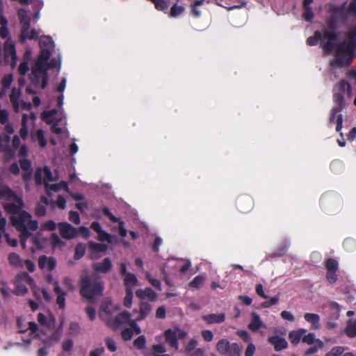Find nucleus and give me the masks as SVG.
I'll use <instances>...</instances> for the list:
<instances>
[{"label": "nucleus", "instance_id": "nucleus-1", "mask_svg": "<svg viewBox=\"0 0 356 356\" xmlns=\"http://www.w3.org/2000/svg\"><path fill=\"white\" fill-rule=\"evenodd\" d=\"M327 12L330 15L325 19L326 29L323 32L318 30L314 31V35L307 39L306 44L312 47L321 42L323 49L330 51L333 48L332 42H336L339 38L336 33L339 28V15L343 16L344 7L330 3Z\"/></svg>", "mask_w": 356, "mask_h": 356}, {"label": "nucleus", "instance_id": "nucleus-2", "mask_svg": "<svg viewBox=\"0 0 356 356\" xmlns=\"http://www.w3.org/2000/svg\"><path fill=\"white\" fill-rule=\"evenodd\" d=\"M17 16L21 26L19 40L22 44H24L28 40H37L39 38L40 46L42 49L49 48L52 46L54 42L50 36L42 35L40 37V31L31 27V17L28 15L27 11L24 8H20L17 11Z\"/></svg>", "mask_w": 356, "mask_h": 356}, {"label": "nucleus", "instance_id": "nucleus-3", "mask_svg": "<svg viewBox=\"0 0 356 356\" xmlns=\"http://www.w3.org/2000/svg\"><path fill=\"white\" fill-rule=\"evenodd\" d=\"M332 44L333 48L330 51L323 49L326 54L334 51V58L330 61V65L338 68L349 67L356 56V49L342 41L338 43L332 42Z\"/></svg>", "mask_w": 356, "mask_h": 356}, {"label": "nucleus", "instance_id": "nucleus-4", "mask_svg": "<svg viewBox=\"0 0 356 356\" xmlns=\"http://www.w3.org/2000/svg\"><path fill=\"white\" fill-rule=\"evenodd\" d=\"M80 286V295L89 302H92L96 296H102L104 290V282L97 280L94 275H81Z\"/></svg>", "mask_w": 356, "mask_h": 356}, {"label": "nucleus", "instance_id": "nucleus-5", "mask_svg": "<svg viewBox=\"0 0 356 356\" xmlns=\"http://www.w3.org/2000/svg\"><path fill=\"white\" fill-rule=\"evenodd\" d=\"M165 343L175 351H178L179 348V340H184L188 336V333L179 327L168 328L163 333Z\"/></svg>", "mask_w": 356, "mask_h": 356}, {"label": "nucleus", "instance_id": "nucleus-6", "mask_svg": "<svg viewBox=\"0 0 356 356\" xmlns=\"http://www.w3.org/2000/svg\"><path fill=\"white\" fill-rule=\"evenodd\" d=\"M31 218V215L26 211H22L17 216H13L10 217L12 225L24 238L31 236L26 227V222Z\"/></svg>", "mask_w": 356, "mask_h": 356}, {"label": "nucleus", "instance_id": "nucleus-7", "mask_svg": "<svg viewBox=\"0 0 356 356\" xmlns=\"http://www.w3.org/2000/svg\"><path fill=\"white\" fill-rule=\"evenodd\" d=\"M216 349L221 355L241 356V348L237 343H230L226 339H220L216 344Z\"/></svg>", "mask_w": 356, "mask_h": 356}, {"label": "nucleus", "instance_id": "nucleus-8", "mask_svg": "<svg viewBox=\"0 0 356 356\" xmlns=\"http://www.w3.org/2000/svg\"><path fill=\"white\" fill-rule=\"evenodd\" d=\"M325 268L326 272V280L330 284H334L338 280L337 272L339 270V262L334 258H328L325 259Z\"/></svg>", "mask_w": 356, "mask_h": 356}, {"label": "nucleus", "instance_id": "nucleus-9", "mask_svg": "<svg viewBox=\"0 0 356 356\" xmlns=\"http://www.w3.org/2000/svg\"><path fill=\"white\" fill-rule=\"evenodd\" d=\"M5 63H10V66L14 68L17 65V56L15 44L13 40L8 39L3 47Z\"/></svg>", "mask_w": 356, "mask_h": 356}, {"label": "nucleus", "instance_id": "nucleus-10", "mask_svg": "<svg viewBox=\"0 0 356 356\" xmlns=\"http://www.w3.org/2000/svg\"><path fill=\"white\" fill-rule=\"evenodd\" d=\"M48 68L47 67V63H44L40 60H37L32 67V83L34 86H37L40 83V75H45L47 74Z\"/></svg>", "mask_w": 356, "mask_h": 356}, {"label": "nucleus", "instance_id": "nucleus-11", "mask_svg": "<svg viewBox=\"0 0 356 356\" xmlns=\"http://www.w3.org/2000/svg\"><path fill=\"white\" fill-rule=\"evenodd\" d=\"M236 205L240 212L245 213L252 209L254 201L250 195H243L237 198Z\"/></svg>", "mask_w": 356, "mask_h": 356}, {"label": "nucleus", "instance_id": "nucleus-12", "mask_svg": "<svg viewBox=\"0 0 356 356\" xmlns=\"http://www.w3.org/2000/svg\"><path fill=\"white\" fill-rule=\"evenodd\" d=\"M59 232L62 238L72 239L77 236L78 230L68 222H60L58 225Z\"/></svg>", "mask_w": 356, "mask_h": 356}, {"label": "nucleus", "instance_id": "nucleus-13", "mask_svg": "<svg viewBox=\"0 0 356 356\" xmlns=\"http://www.w3.org/2000/svg\"><path fill=\"white\" fill-rule=\"evenodd\" d=\"M131 319V314L129 312H122L113 319L108 321V325L113 329H116L124 323H129Z\"/></svg>", "mask_w": 356, "mask_h": 356}, {"label": "nucleus", "instance_id": "nucleus-14", "mask_svg": "<svg viewBox=\"0 0 356 356\" xmlns=\"http://www.w3.org/2000/svg\"><path fill=\"white\" fill-rule=\"evenodd\" d=\"M11 202L6 203L3 205L4 209L10 214L16 215L19 214L22 211L24 207V202L22 197H18L17 199L12 200Z\"/></svg>", "mask_w": 356, "mask_h": 356}, {"label": "nucleus", "instance_id": "nucleus-15", "mask_svg": "<svg viewBox=\"0 0 356 356\" xmlns=\"http://www.w3.org/2000/svg\"><path fill=\"white\" fill-rule=\"evenodd\" d=\"M268 342L273 346L274 349L276 351H281L288 347V342L286 339L278 335L269 337Z\"/></svg>", "mask_w": 356, "mask_h": 356}, {"label": "nucleus", "instance_id": "nucleus-16", "mask_svg": "<svg viewBox=\"0 0 356 356\" xmlns=\"http://www.w3.org/2000/svg\"><path fill=\"white\" fill-rule=\"evenodd\" d=\"M54 291L57 296L56 303L59 309H64L65 308V297L67 292L60 288L58 281L54 282Z\"/></svg>", "mask_w": 356, "mask_h": 356}, {"label": "nucleus", "instance_id": "nucleus-17", "mask_svg": "<svg viewBox=\"0 0 356 356\" xmlns=\"http://www.w3.org/2000/svg\"><path fill=\"white\" fill-rule=\"evenodd\" d=\"M113 264L110 258H104L102 262L92 264V269L97 273H107L112 269Z\"/></svg>", "mask_w": 356, "mask_h": 356}, {"label": "nucleus", "instance_id": "nucleus-18", "mask_svg": "<svg viewBox=\"0 0 356 356\" xmlns=\"http://www.w3.org/2000/svg\"><path fill=\"white\" fill-rule=\"evenodd\" d=\"M136 296L140 300L148 298L150 301L154 302L158 298L157 293L150 287L143 289H138L136 291Z\"/></svg>", "mask_w": 356, "mask_h": 356}, {"label": "nucleus", "instance_id": "nucleus-19", "mask_svg": "<svg viewBox=\"0 0 356 356\" xmlns=\"http://www.w3.org/2000/svg\"><path fill=\"white\" fill-rule=\"evenodd\" d=\"M38 266L42 270L47 266L49 271H52L56 266V260L53 257H47L46 255H42L38 259Z\"/></svg>", "mask_w": 356, "mask_h": 356}, {"label": "nucleus", "instance_id": "nucleus-20", "mask_svg": "<svg viewBox=\"0 0 356 356\" xmlns=\"http://www.w3.org/2000/svg\"><path fill=\"white\" fill-rule=\"evenodd\" d=\"M261 327L267 328L266 325L261 321L259 315L256 312L251 314V321L248 325V328L253 332H258Z\"/></svg>", "mask_w": 356, "mask_h": 356}, {"label": "nucleus", "instance_id": "nucleus-21", "mask_svg": "<svg viewBox=\"0 0 356 356\" xmlns=\"http://www.w3.org/2000/svg\"><path fill=\"white\" fill-rule=\"evenodd\" d=\"M202 319L207 324L211 325L214 323H222L225 321V314L224 313L220 314H210L202 316Z\"/></svg>", "mask_w": 356, "mask_h": 356}, {"label": "nucleus", "instance_id": "nucleus-22", "mask_svg": "<svg viewBox=\"0 0 356 356\" xmlns=\"http://www.w3.org/2000/svg\"><path fill=\"white\" fill-rule=\"evenodd\" d=\"M19 196L6 185H0V200L12 201Z\"/></svg>", "mask_w": 356, "mask_h": 356}, {"label": "nucleus", "instance_id": "nucleus-23", "mask_svg": "<svg viewBox=\"0 0 356 356\" xmlns=\"http://www.w3.org/2000/svg\"><path fill=\"white\" fill-rule=\"evenodd\" d=\"M305 320L311 324L313 330H319L321 328L320 316L314 313H306L304 315Z\"/></svg>", "mask_w": 356, "mask_h": 356}, {"label": "nucleus", "instance_id": "nucleus-24", "mask_svg": "<svg viewBox=\"0 0 356 356\" xmlns=\"http://www.w3.org/2000/svg\"><path fill=\"white\" fill-rule=\"evenodd\" d=\"M152 305L147 302L141 301L137 321L144 320L152 312Z\"/></svg>", "mask_w": 356, "mask_h": 356}, {"label": "nucleus", "instance_id": "nucleus-25", "mask_svg": "<svg viewBox=\"0 0 356 356\" xmlns=\"http://www.w3.org/2000/svg\"><path fill=\"white\" fill-rule=\"evenodd\" d=\"M341 111H338L337 109L336 110L335 108H332V109L330 122H336L337 131H340L342 129L343 118H342V115L341 114Z\"/></svg>", "mask_w": 356, "mask_h": 356}, {"label": "nucleus", "instance_id": "nucleus-26", "mask_svg": "<svg viewBox=\"0 0 356 356\" xmlns=\"http://www.w3.org/2000/svg\"><path fill=\"white\" fill-rule=\"evenodd\" d=\"M346 40L342 42H346L347 44L356 49V25L352 26L346 33Z\"/></svg>", "mask_w": 356, "mask_h": 356}, {"label": "nucleus", "instance_id": "nucleus-27", "mask_svg": "<svg viewBox=\"0 0 356 356\" xmlns=\"http://www.w3.org/2000/svg\"><path fill=\"white\" fill-rule=\"evenodd\" d=\"M307 332L305 329H299L298 330H292L289 334V339H290L291 343L293 345H297L299 343L300 340H302V336Z\"/></svg>", "mask_w": 356, "mask_h": 356}, {"label": "nucleus", "instance_id": "nucleus-28", "mask_svg": "<svg viewBox=\"0 0 356 356\" xmlns=\"http://www.w3.org/2000/svg\"><path fill=\"white\" fill-rule=\"evenodd\" d=\"M15 281L22 283L23 281H24L31 287L36 286L33 278L27 272H22L18 273L15 277Z\"/></svg>", "mask_w": 356, "mask_h": 356}, {"label": "nucleus", "instance_id": "nucleus-29", "mask_svg": "<svg viewBox=\"0 0 356 356\" xmlns=\"http://www.w3.org/2000/svg\"><path fill=\"white\" fill-rule=\"evenodd\" d=\"M21 96L20 90H17L15 88H13L11 91V94L10 95V100L13 104V108L15 111H18L19 108V98Z\"/></svg>", "mask_w": 356, "mask_h": 356}, {"label": "nucleus", "instance_id": "nucleus-30", "mask_svg": "<svg viewBox=\"0 0 356 356\" xmlns=\"http://www.w3.org/2000/svg\"><path fill=\"white\" fill-rule=\"evenodd\" d=\"M30 51H26L24 54L23 61L20 63L18 71L20 75L25 76L29 70V56H30Z\"/></svg>", "mask_w": 356, "mask_h": 356}, {"label": "nucleus", "instance_id": "nucleus-31", "mask_svg": "<svg viewBox=\"0 0 356 356\" xmlns=\"http://www.w3.org/2000/svg\"><path fill=\"white\" fill-rule=\"evenodd\" d=\"M137 284L138 279L134 273H129L124 277V284L126 289H127V287L132 289V287L137 285Z\"/></svg>", "mask_w": 356, "mask_h": 356}, {"label": "nucleus", "instance_id": "nucleus-32", "mask_svg": "<svg viewBox=\"0 0 356 356\" xmlns=\"http://www.w3.org/2000/svg\"><path fill=\"white\" fill-rule=\"evenodd\" d=\"M152 353H145V356H161L166 352V348L163 344H155L152 346Z\"/></svg>", "mask_w": 356, "mask_h": 356}, {"label": "nucleus", "instance_id": "nucleus-33", "mask_svg": "<svg viewBox=\"0 0 356 356\" xmlns=\"http://www.w3.org/2000/svg\"><path fill=\"white\" fill-rule=\"evenodd\" d=\"M333 100L335 103L336 106L333 108H335L336 110L342 111L345 106V100L344 97L342 93H335L333 95Z\"/></svg>", "mask_w": 356, "mask_h": 356}, {"label": "nucleus", "instance_id": "nucleus-34", "mask_svg": "<svg viewBox=\"0 0 356 356\" xmlns=\"http://www.w3.org/2000/svg\"><path fill=\"white\" fill-rule=\"evenodd\" d=\"M15 287L11 292L16 296H25L28 293V288L22 282H14Z\"/></svg>", "mask_w": 356, "mask_h": 356}, {"label": "nucleus", "instance_id": "nucleus-35", "mask_svg": "<svg viewBox=\"0 0 356 356\" xmlns=\"http://www.w3.org/2000/svg\"><path fill=\"white\" fill-rule=\"evenodd\" d=\"M8 260L9 264L15 267L22 266V259L20 256L15 252H10L8 254Z\"/></svg>", "mask_w": 356, "mask_h": 356}, {"label": "nucleus", "instance_id": "nucleus-36", "mask_svg": "<svg viewBox=\"0 0 356 356\" xmlns=\"http://www.w3.org/2000/svg\"><path fill=\"white\" fill-rule=\"evenodd\" d=\"M88 246L93 252H104L107 250L108 247L106 244L97 243L92 241L88 243Z\"/></svg>", "mask_w": 356, "mask_h": 356}, {"label": "nucleus", "instance_id": "nucleus-37", "mask_svg": "<svg viewBox=\"0 0 356 356\" xmlns=\"http://www.w3.org/2000/svg\"><path fill=\"white\" fill-rule=\"evenodd\" d=\"M8 20L7 19H2V22H0L1 28H0V36L2 39H10L9 35L10 31L8 28Z\"/></svg>", "mask_w": 356, "mask_h": 356}, {"label": "nucleus", "instance_id": "nucleus-38", "mask_svg": "<svg viewBox=\"0 0 356 356\" xmlns=\"http://www.w3.org/2000/svg\"><path fill=\"white\" fill-rule=\"evenodd\" d=\"M86 245L83 243H78L75 248L74 258L76 260L81 259L85 254Z\"/></svg>", "mask_w": 356, "mask_h": 356}, {"label": "nucleus", "instance_id": "nucleus-39", "mask_svg": "<svg viewBox=\"0 0 356 356\" xmlns=\"http://www.w3.org/2000/svg\"><path fill=\"white\" fill-rule=\"evenodd\" d=\"M125 292L126 294L124 298V305L127 308H130L131 307L134 298L133 289L127 287V289H125Z\"/></svg>", "mask_w": 356, "mask_h": 356}, {"label": "nucleus", "instance_id": "nucleus-40", "mask_svg": "<svg viewBox=\"0 0 356 356\" xmlns=\"http://www.w3.org/2000/svg\"><path fill=\"white\" fill-rule=\"evenodd\" d=\"M345 333L350 338L356 337V326L354 321H348L345 330Z\"/></svg>", "mask_w": 356, "mask_h": 356}, {"label": "nucleus", "instance_id": "nucleus-41", "mask_svg": "<svg viewBox=\"0 0 356 356\" xmlns=\"http://www.w3.org/2000/svg\"><path fill=\"white\" fill-rule=\"evenodd\" d=\"M204 280V277L203 275H199L193 278V280L190 282L189 285L192 288L198 289L202 286Z\"/></svg>", "mask_w": 356, "mask_h": 356}, {"label": "nucleus", "instance_id": "nucleus-42", "mask_svg": "<svg viewBox=\"0 0 356 356\" xmlns=\"http://www.w3.org/2000/svg\"><path fill=\"white\" fill-rule=\"evenodd\" d=\"M0 152L5 153L6 160H9L15 157V152L9 145H6L3 147L1 143Z\"/></svg>", "mask_w": 356, "mask_h": 356}, {"label": "nucleus", "instance_id": "nucleus-43", "mask_svg": "<svg viewBox=\"0 0 356 356\" xmlns=\"http://www.w3.org/2000/svg\"><path fill=\"white\" fill-rule=\"evenodd\" d=\"M60 334L58 331H55L50 337L49 338L47 339L44 343L45 346H51L53 345L52 341L54 343L58 342L60 340Z\"/></svg>", "mask_w": 356, "mask_h": 356}, {"label": "nucleus", "instance_id": "nucleus-44", "mask_svg": "<svg viewBox=\"0 0 356 356\" xmlns=\"http://www.w3.org/2000/svg\"><path fill=\"white\" fill-rule=\"evenodd\" d=\"M146 339L144 335H140L134 341V346L138 350H142L145 348Z\"/></svg>", "mask_w": 356, "mask_h": 356}, {"label": "nucleus", "instance_id": "nucleus-45", "mask_svg": "<svg viewBox=\"0 0 356 356\" xmlns=\"http://www.w3.org/2000/svg\"><path fill=\"white\" fill-rule=\"evenodd\" d=\"M302 17L306 22H311L314 17L312 7L303 8Z\"/></svg>", "mask_w": 356, "mask_h": 356}, {"label": "nucleus", "instance_id": "nucleus-46", "mask_svg": "<svg viewBox=\"0 0 356 356\" xmlns=\"http://www.w3.org/2000/svg\"><path fill=\"white\" fill-rule=\"evenodd\" d=\"M197 346V341L195 338H192L184 346V352L191 354Z\"/></svg>", "mask_w": 356, "mask_h": 356}, {"label": "nucleus", "instance_id": "nucleus-47", "mask_svg": "<svg viewBox=\"0 0 356 356\" xmlns=\"http://www.w3.org/2000/svg\"><path fill=\"white\" fill-rule=\"evenodd\" d=\"M184 7L182 6H178L177 3L174 4L170 10V15L172 17H176L184 13Z\"/></svg>", "mask_w": 356, "mask_h": 356}, {"label": "nucleus", "instance_id": "nucleus-48", "mask_svg": "<svg viewBox=\"0 0 356 356\" xmlns=\"http://www.w3.org/2000/svg\"><path fill=\"white\" fill-rule=\"evenodd\" d=\"M153 3L155 8L158 10L166 13L168 8L167 1L165 0H155Z\"/></svg>", "mask_w": 356, "mask_h": 356}, {"label": "nucleus", "instance_id": "nucleus-49", "mask_svg": "<svg viewBox=\"0 0 356 356\" xmlns=\"http://www.w3.org/2000/svg\"><path fill=\"white\" fill-rule=\"evenodd\" d=\"M345 351V348L343 346H334L330 351L325 354V356H340Z\"/></svg>", "mask_w": 356, "mask_h": 356}, {"label": "nucleus", "instance_id": "nucleus-50", "mask_svg": "<svg viewBox=\"0 0 356 356\" xmlns=\"http://www.w3.org/2000/svg\"><path fill=\"white\" fill-rule=\"evenodd\" d=\"M280 299L279 294L270 298L268 300H266L261 303V307L263 308H269L273 305H275L278 303Z\"/></svg>", "mask_w": 356, "mask_h": 356}, {"label": "nucleus", "instance_id": "nucleus-51", "mask_svg": "<svg viewBox=\"0 0 356 356\" xmlns=\"http://www.w3.org/2000/svg\"><path fill=\"white\" fill-rule=\"evenodd\" d=\"M146 279L157 290L161 291V283L160 280H159L158 279L152 277L150 273H147L146 274Z\"/></svg>", "mask_w": 356, "mask_h": 356}, {"label": "nucleus", "instance_id": "nucleus-52", "mask_svg": "<svg viewBox=\"0 0 356 356\" xmlns=\"http://www.w3.org/2000/svg\"><path fill=\"white\" fill-rule=\"evenodd\" d=\"M51 55L50 50L47 48H43L41 49L40 53L39 54L38 60L42 61L44 63H47Z\"/></svg>", "mask_w": 356, "mask_h": 356}, {"label": "nucleus", "instance_id": "nucleus-53", "mask_svg": "<svg viewBox=\"0 0 356 356\" xmlns=\"http://www.w3.org/2000/svg\"><path fill=\"white\" fill-rule=\"evenodd\" d=\"M57 113V110L54 108L50 111H44L42 113V119L49 124L51 122V118Z\"/></svg>", "mask_w": 356, "mask_h": 356}, {"label": "nucleus", "instance_id": "nucleus-54", "mask_svg": "<svg viewBox=\"0 0 356 356\" xmlns=\"http://www.w3.org/2000/svg\"><path fill=\"white\" fill-rule=\"evenodd\" d=\"M36 139L38 140L41 147H45L47 145V140L44 138V131L42 129H38L35 135Z\"/></svg>", "mask_w": 356, "mask_h": 356}, {"label": "nucleus", "instance_id": "nucleus-55", "mask_svg": "<svg viewBox=\"0 0 356 356\" xmlns=\"http://www.w3.org/2000/svg\"><path fill=\"white\" fill-rule=\"evenodd\" d=\"M20 166L24 171L29 172V174L32 172L31 162L29 159H22L19 161Z\"/></svg>", "mask_w": 356, "mask_h": 356}, {"label": "nucleus", "instance_id": "nucleus-56", "mask_svg": "<svg viewBox=\"0 0 356 356\" xmlns=\"http://www.w3.org/2000/svg\"><path fill=\"white\" fill-rule=\"evenodd\" d=\"M13 81L12 74L5 75L1 81L2 88L4 89H8L10 87V85Z\"/></svg>", "mask_w": 356, "mask_h": 356}, {"label": "nucleus", "instance_id": "nucleus-57", "mask_svg": "<svg viewBox=\"0 0 356 356\" xmlns=\"http://www.w3.org/2000/svg\"><path fill=\"white\" fill-rule=\"evenodd\" d=\"M97 239L100 241H107L108 243H111L112 241L111 236L103 229L98 233Z\"/></svg>", "mask_w": 356, "mask_h": 356}, {"label": "nucleus", "instance_id": "nucleus-58", "mask_svg": "<svg viewBox=\"0 0 356 356\" xmlns=\"http://www.w3.org/2000/svg\"><path fill=\"white\" fill-rule=\"evenodd\" d=\"M69 220L75 225H79L81 223L80 216L77 211H70Z\"/></svg>", "mask_w": 356, "mask_h": 356}, {"label": "nucleus", "instance_id": "nucleus-59", "mask_svg": "<svg viewBox=\"0 0 356 356\" xmlns=\"http://www.w3.org/2000/svg\"><path fill=\"white\" fill-rule=\"evenodd\" d=\"M134 334L132 328H125L121 332V337L124 341H129L131 339Z\"/></svg>", "mask_w": 356, "mask_h": 356}, {"label": "nucleus", "instance_id": "nucleus-60", "mask_svg": "<svg viewBox=\"0 0 356 356\" xmlns=\"http://www.w3.org/2000/svg\"><path fill=\"white\" fill-rule=\"evenodd\" d=\"M103 214L106 216H107L109 220L113 222H117L120 221V218L115 217L109 210L108 208L104 207L102 209Z\"/></svg>", "mask_w": 356, "mask_h": 356}, {"label": "nucleus", "instance_id": "nucleus-61", "mask_svg": "<svg viewBox=\"0 0 356 356\" xmlns=\"http://www.w3.org/2000/svg\"><path fill=\"white\" fill-rule=\"evenodd\" d=\"M35 213L38 217H42V216H45V214H46L45 206L42 204L41 203H38L35 207Z\"/></svg>", "mask_w": 356, "mask_h": 356}, {"label": "nucleus", "instance_id": "nucleus-62", "mask_svg": "<svg viewBox=\"0 0 356 356\" xmlns=\"http://www.w3.org/2000/svg\"><path fill=\"white\" fill-rule=\"evenodd\" d=\"M341 90L344 92L347 91L348 94H350L352 92V88L350 83H348L346 80H341L339 83Z\"/></svg>", "mask_w": 356, "mask_h": 356}, {"label": "nucleus", "instance_id": "nucleus-63", "mask_svg": "<svg viewBox=\"0 0 356 356\" xmlns=\"http://www.w3.org/2000/svg\"><path fill=\"white\" fill-rule=\"evenodd\" d=\"M201 334L204 340L207 342H210L213 339V334L211 330H206L201 332Z\"/></svg>", "mask_w": 356, "mask_h": 356}, {"label": "nucleus", "instance_id": "nucleus-64", "mask_svg": "<svg viewBox=\"0 0 356 356\" xmlns=\"http://www.w3.org/2000/svg\"><path fill=\"white\" fill-rule=\"evenodd\" d=\"M38 321L41 325H45L47 327L51 325L50 322L48 321L47 316L42 313L38 314Z\"/></svg>", "mask_w": 356, "mask_h": 356}]
</instances>
